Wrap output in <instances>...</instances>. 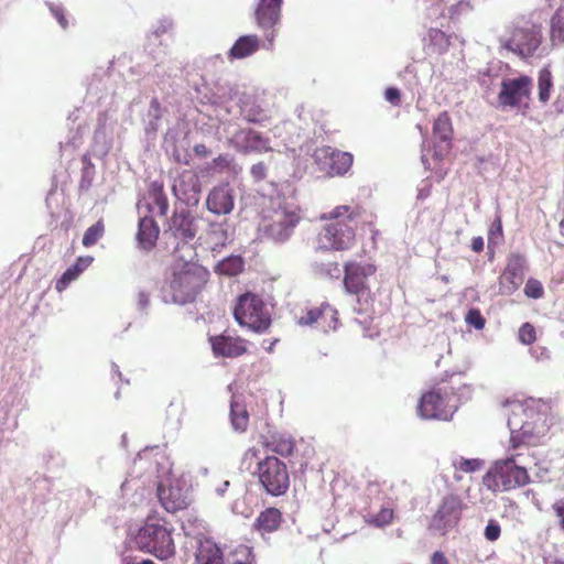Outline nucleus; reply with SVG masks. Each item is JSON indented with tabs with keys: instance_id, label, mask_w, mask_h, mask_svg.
Here are the masks:
<instances>
[{
	"instance_id": "f257e3e1",
	"label": "nucleus",
	"mask_w": 564,
	"mask_h": 564,
	"mask_svg": "<svg viewBox=\"0 0 564 564\" xmlns=\"http://www.w3.org/2000/svg\"><path fill=\"white\" fill-rule=\"evenodd\" d=\"M319 219L325 221L317 235L318 248L330 251H348L357 241V227L359 224L368 226L372 232V240L379 235L375 226V215L360 204H341L321 214Z\"/></svg>"
},
{
	"instance_id": "f03ea898",
	"label": "nucleus",
	"mask_w": 564,
	"mask_h": 564,
	"mask_svg": "<svg viewBox=\"0 0 564 564\" xmlns=\"http://www.w3.org/2000/svg\"><path fill=\"white\" fill-rule=\"evenodd\" d=\"M208 279L209 272L203 265L196 262L176 261L172 267L170 280L173 301L177 304L195 301L207 284Z\"/></svg>"
},
{
	"instance_id": "7ed1b4c3",
	"label": "nucleus",
	"mask_w": 564,
	"mask_h": 564,
	"mask_svg": "<svg viewBox=\"0 0 564 564\" xmlns=\"http://www.w3.org/2000/svg\"><path fill=\"white\" fill-rule=\"evenodd\" d=\"M459 386L460 382L458 384L454 382V376H451L448 380L441 379L420 398L419 415L426 420L448 421L457 409L452 402L459 390Z\"/></svg>"
},
{
	"instance_id": "20e7f679",
	"label": "nucleus",
	"mask_w": 564,
	"mask_h": 564,
	"mask_svg": "<svg viewBox=\"0 0 564 564\" xmlns=\"http://www.w3.org/2000/svg\"><path fill=\"white\" fill-rule=\"evenodd\" d=\"M245 462H257V476L264 491L273 497L286 494L290 488V474L284 462L275 456L260 458V449L248 448L243 454Z\"/></svg>"
},
{
	"instance_id": "39448f33",
	"label": "nucleus",
	"mask_w": 564,
	"mask_h": 564,
	"mask_svg": "<svg viewBox=\"0 0 564 564\" xmlns=\"http://www.w3.org/2000/svg\"><path fill=\"white\" fill-rule=\"evenodd\" d=\"M134 542L138 550L159 560H167L175 554L172 530L166 527L165 521L156 518L147 519L138 530Z\"/></svg>"
},
{
	"instance_id": "423d86ee",
	"label": "nucleus",
	"mask_w": 564,
	"mask_h": 564,
	"mask_svg": "<svg viewBox=\"0 0 564 564\" xmlns=\"http://www.w3.org/2000/svg\"><path fill=\"white\" fill-rule=\"evenodd\" d=\"M376 272L377 267L370 262L347 261L344 263V289L346 293L356 296L359 313H367L372 308L375 295L368 279Z\"/></svg>"
},
{
	"instance_id": "0eeeda50",
	"label": "nucleus",
	"mask_w": 564,
	"mask_h": 564,
	"mask_svg": "<svg viewBox=\"0 0 564 564\" xmlns=\"http://www.w3.org/2000/svg\"><path fill=\"white\" fill-rule=\"evenodd\" d=\"M232 315L239 326L254 333H265L271 326V314L260 295L246 292L236 299Z\"/></svg>"
},
{
	"instance_id": "6e6552de",
	"label": "nucleus",
	"mask_w": 564,
	"mask_h": 564,
	"mask_svg": "<svg viewBox=\"0 0 564 564\" xmlns=\"http://www.w3.org/2000/svg\"><path fill=\"white\" fill-rule=\"evenodd\" d=\"M301 220V208L294 204H279L263 214L260 230L274 241L283 242Z\"/></svg>"
},
{
	"instance_id": "1a4fd4ad",
	"label": "nucleus",
	"mask_w": 564,
	"mask_h": 564,
	"mask_svg": "<svg viewBox=\"0 0 564 564\" xmlns=\"http://www.w3.org/2000/svg\"><path fill=\"white\" fill-rule=\"evenodd\" d=\"M530 480L524 466H518L507 458L496 460L482 478L486 488L494 492L524 487Z\"/></svg>"
},
{
	"instance_id": "9d476101",
	"label": "nucleus",
	"mask_w": 564,
	"mask_h": 564,
	"mask_svg": "<svg viewBox=\"0 0 564 564\" xmlns=\"http://www.w3.org/2000/svg\"><path fill=\"white\" fill-rule=\"evenodd\" d=\"M542 43V25L530 26L513 25L510 36L502 42V47L517 54L521 58L532 57Z\"/></svg>"
},
{
	"instance_id": "9b49d317",
	"label": "nucleus",
	"mask_w": 564,
	"mask_h": 564,
	"mask_svg": "<svg viewBox=\"0 0 564 564\" xmlns=\"http://www.w3.org/2000/svg\"><path fill=\"white\" fill-rule=\"evenodd\" d=\"M464 508L463 500L457 495L445 496L431 519L430 528L443 535L446 534L458 525Z\"/></svg>"
},
{
	"instance_id": "f8f14e48",
	"label": "nucleus",
	"mask_w": 564,
	"mask_h": 564,
	"mask_svg": "<svg viewBox=\"0 0 564 564\" xmlns=\"http://www.w3.org/2000/svg\"><path fill=\"white\" fill-rule=\"evenodd\" d=\"M283 0H259L254 10L257 25L264 32L267 48L272 50L276 35L275 26L281 20Z\"/></svg>"
},
{
	"instance_id": "ddd939ff",
	"label": "nucleus",
	"mask_w": 564,
	"mask_h": 564,
	"mask_svg": "<svg viewBox=\"0 0 564 564\" xmlns=\"http://www.w3.org/2000/svg\"><path fill=\"white\" fill-rule=\"evenodd\" d=\"M531 88L532 79L527 75L506 79L501 83L498 102L502 107L519 108L523 100L530 99Z\"/></svg>"
},
{
	"instance_id": "4468645a",
	"label": "nucleus",
	"mask_w": 564,
	"mask_h": 564,
	"mask_svg": "<svg viewBox=\"0 0 564 564\" xmlns=\"http://www.w3.org/2000/svg\"><path fill=\"white\" fill-rule=\"evenodd\" d=\"M352 161L350 153L330 147H322L315 151V162L322 171H326L330 176L346 174L351 167Z\"/></svg>"
},
{
	"instance_id": "2eb2a0df",
	"label": "nucleus",
	"mask_w": 564,
	"mask_h": 564,
	"mask_svg": "<svg viewBox=\"0 0 564 564\" xmlns=\"http://www.w3.org/2000/svg\"><path fill=\"white\" fill-rule=\"evenodd\" d=\"M525 259L520 253H511L507 264L499 276V291L501 294L514 293L523 282Z\"/></svg>"
},
{
	"instance_id": "dca6fc26",
	"label": "nucleus",
	"mask_w": 564,
	"mask_h": 564,
	"mask_svg": "<svg viewBox=\"0 0 564 564\" xmlns=\"http://www.w3.org/2000/svg\"><path fill=\"white\" fill-rule=\"evenodd\" d=\"M174 195L187 205H197L202 193V184L197 173L193 170H184L173 182Z\"/></svg>"
},
{
	"instance_id": "f3484780",
	"label": "nucleus",
	"mask_w": 564,
	"mask_h": 564,
	"mask_svg": "<svg viewBox=\"0 0 564 564\" xmlns=\"http://www.w3.org/2000/svg\"><path fill=\"white\" fill-rule=\"evenodd\" d=\"M215 356L238 358L248 351V340L238 336L223 333L209 339Z\"/></svg>"
},
{
	"instance_id": "a211bd4d",
	"label": "nucleus",
	"mask_w": 564,
	"mask_h": 564,
	"mask_svg": "<svg viewBox=\"0 0 564 564\" xmlns=\"http://www.w3.org/2000/svg\"><path fill=\"white\" fill-rule=\"evenodd\" d=\"M207 209L215 215H228L235 207L234 188L228 182L214 186L207 195Z\"/></svg>"
},
{
	"instance_id": "6ab92c4d",
	"label": "nucleus",
	"mask_w": 564,
	"mask_h": 564,
	"mask_svg": "<svg viewBox=\"0 0 564 564\" xmlns=\"http://www.w3.org/2000/svg\"><path fill=\"white\" fill-rule=\"evenodd\" d=\"M508 460H512L516 465H522L528 470L531 465H535L538 457L533 448L523 441L522 435L511 434L510 446L508 448Z\"/></svg>"
},
{
	"instance_id": "aec40b11",
	"label": "nucleus",
	"mask_w": 564,
	"mask_h": 564,
	"mask_svg": "<svg viewBox=\"0 0 564 564\" xmlns=\"http://www.w3.org/2000/svg\"><path fill=\"white\" fill-rule=\"evenodd\" d=\"M158 497L161 506L167 512H177L188 506V498L180 486L160 484L158 486Z\"/></svg>"
},
{
	"instance_id": "412c9836",
	"label": "nucleus",
	"mask_w": 564,
	"mask_h": 564,
	"mask_svg": "<svg viewBox=\"0 0 564 564\" xmlns=\"http://www.w3.org/2000/svg\"><path fill=\"white\" fill-rule=\"evenodd\" d=\"M170 230L173 236L184 241L192 240L197 232L195 218L187 209L176 210L170 220Z\"/></svg>"
},
{
	"instance_id": "4be33fe9",
	"label": "nucleus",
	"mask_w": 564,
	"mask_h": 564,
	"mask_svg": "<svg viewBox=\"0 0 564 564\" xmlns=\"http://www.w3.org/2000/svg\"><path fill=\"white\" fill-rule=\"evenodd\" d=\"M234 140L245 153L263 152L270 149L269 140L251 129L239 130L235 134Z\"/></svg>"
},
{
	"instance_id": "5701e85b",
	"label": "nucleus",
	"mask_w": 564,
	"mask_h": 564,
	"mask_svg": "<svg viewBox=\"0 0 564 564\" xmlns=\"http://www.w3.org/2000/svg\"><path fill=\"white\" fill-rule=\"evenodd\" d=\"M453 132L454 130L449 113L447 111L441 112L433 123L434 138L445 143L444 149H442L441 151H435L434 155L437 159H443L445 153L449 151Z\"/></svg>"
},
{
	"instance_id": "b1692460",
	"label": "nucleus",
	"mask_w": 564,
	"mask_h": 564,
	"mask_svg": "<svg viewBox=\"0 0 564 564\" xmlns=\"http://www.w3.org/2000/svg\"><path fill=\"white\" fill-rule=\"evenodd\" d=\"M283 522L282 512L274 507L261 511L254 521V530L261 535L272 533L280 529Z\"/></svg>"
},
{
	"instance_id": "393cba45",
	"label": "nucleus",
	"mask_w": 564,
	"mask_h": 564,
	"mask_svg": "<svg viewBox=\"0 0 564 564\" xmlns=\"http://www.w3.org/2000/svg\"><path fill=\"white\" fill-rule=\"evenodd\" d=\"M335 315L336 311L329 304H322L318 307L307 308L303 315L299 317L297 323L306 326L318 324L322 327H326L327 319L333 321Z\"/></svg>"
},
{
	"instance_id": "a878e982",
	"label": "nucleus",
	"mask_w": 564,
	"mask_h": 564,
	"mask_svg": "<svg viewBox=\"0 0 564 564\" xmlns=\"http://www.w3.org/2000/svg\"><path fill=\"white\" fill-rule=\"evenodd\" d=\"M195 564H224V553L214 541L203 540L195 553Z\"/></svg>"
},
{
	"instance_id": "bb28decb",
	"label": "nucleus",
	"mask_w": 564,
	"mask_h": 564,
	"mask_svg": "<svg viewBox=\"0 0 564 564\" xmlns=\"http://www.w3.org/2000/svg\"><path fill=\"white\" fill-rule=\"evenodd\" d=\"M260 48V39L257 35L240 36L228 53L230 59H241L254 54Z\"/></svg>"
},
{
	"instance_id": "cd10ccee",
	"label": "nucleus",
	"mask_w": 564,
	"mask_h": 564,
	"mask_svg": "<svg viewBox=\"0 0 564 564\" xmlns=\"http://www.w3.org/2000/svg\"><path fill=\"white\" fill-rule=\"evenodd\" d=\"M159 227L155 220L151 217H143L139 221L138 240L141 247L150 250L154 247L159 238Z\"/></svg>"
},
{
	"instance_id": "c85d7f7f",
	"label": "nucleus",
	"mask_w": 564,
	"mask_h": 564,
	"mask_svg": "<svg viewBox=\"0 0 564 564\" xmlns=\"http://www.w3.org/2000/svg\"><path fill=\"white\" fill-rule=\"evenodd\" d=\"M550 41L553 46H564V3L550 19Z\"/></svg>"
},
{
	"instance_id": "c756f323",
	"label": "nucleus",
	"mask_w": 564,
	"mask_h": 564,
	"mask_svg": "<svg viewBox=\"0 0 564 564\" xmlns=\"http://www.w3.org/2000/svg\"><path fill=\"white\" fill-rule=\"evenodd\" d=\"M230 419L234 429L238 432H245L249 425V413L246 405L236 397L230 402Z\"/></svg>"
},
{
	"instance_id": "7c9ffc66",
	"label": "nucleus",
	"mask_w": 564,
	"mask_h": 564,
	"mask_svg": "<svg viewBox=\"0 0 564 564\" xmlns=\"http://www.w3.org/2000/svg\"><path fill=\"white\" fill-rule=\"evenodd\" d=\"M265 446L273 453L281 456H290L295 447L294 440L285 434L273 435Z\"/></svg>"
},
{
	"instance_id": "2f4dec72",
	"label": "nucleus",
	"mask_w": 564,
	"mask_h": 564,
	"mask_svg": "<svg viewBox=\"0 0 564 564\" xmlns=\"http://www.w3.org/2000/svg\"><path fill=\"white\" fill-rule=\"evenodd\" d=\"M245 262L239 256H230L217 263L215 271L218 274L236 276L243 271Z\"/></svg>"
},
{
	"instance_id": "473e14b6",
	"label": "nucleus",
	"mask_w": 564,
	"mask_h": 564,
	"mask_svg": "<svg viewBox=\"0 0 564 564\" xmlns=\"http://www.w3.org/2000/svg\"><path fill=\"white\" fill-rule=\"evenodd\" d=\"M553 87L552 73L549 68H542L539 73L538 88L539 100L546 104L551 97V89Z\"/></svg>"
},
{
	"instance_id": "72a5a7b5",
	"label": "nucleus",
	"mask_w": 564,
	"mask_h": 564,
	"mask_svg": "<svg viewBox=\"0 0 564 564\" xmlns=\"http://www.w3.org/2000/svg\"><path fill=\"white\" fill-rule=\"evenodd\" d=\"M105 235V223L99 219L96 224L86 229L83 236V246L86 248L93 247Z\"/></svg>"
},
{
	"instance_id": "f704fd0d",
	"label": "nucleus",
	"mask_w": 564,
	"mask_h": 564,
	"mask_svg": "<svg viewBox=\"0 0 564 564\" xmlns=\"http://www.w3.org/2000/svg\"><path fill=\"white\" fill-rule=\"evenodd\" d=\"M503 239L501 216H497L488 229V246H496Z\"/></svg>"
},
{
	"instance_id": "c9c22d12",
	"label": "nucleus",
	"mask_w": 564,
	"mask_h": 564,
	"mask_svg": "<svg viewBox=\"0 0 564 564\" xmlns=\"http://www.w3.org/2000/svg\"><path fill=\"white\" fill-rule=\"evenodd\" d=\"M518 339L523 345L533 344L536 340L535 327L529 322L523 323L519 328Z\"/></svg>"
},
{
	"instance_id": "e433bc0d",
	"label": "nucleus",
	"mask_w": 564,
	"mask_h": 564,
	"mask_svg": "<svg viewBox=\"0 0 564 564\" xmlns=\"http://www.w3.org/2000/svg\"><path fill=\"white\" fill-rule=\"evenodd\" d=\"M523 291L524 294L530 299L538 300L544 296V288L542 283L534 278L528 279Z\"/></svg>"
},
{
	"instance_id": "4c0bfd02",
	"label": "nucleus",
	"mask_w": 564,
	"mask_h": 564,
	"mask_svg": "<svg viewBox=\"0 0 564 564\" xmlns=\"http://www.w3.org/2000/svg\"><path fill=\"white\" fill-rule=\"evenodd\" d=\"M465 322L477 330L484 329L486 325V319L478 308H470L465 316Z\"/></svg>"
},
{
	"instance_id": "58836bf2",
	"label": "nucleus",
	"mask_w": 564,
	"mask_h": 564,
	"mask_svg": "<svg viewBox=\"0 0 564 564\" xmlns=\"http://www.w3.org/2000/svg\"><path fill=\"white\" fill-rule=\"evenodd\" d=\"M393 510L391 508H382L378 513L372 516L369 520V523L376 527H384L392 522L393 520Z\"/></svg>"
},
{
	"instance_id": "ea45409f",
	"label": "nucleus",
	"mask_w": 564,
	"mask_h": 564,
	"mask_svg": "<svg viewBox=\"0 0 564 564\" xmlns=\"http://www.w3.org/2000/svg\"><path fill=\"white\" fill-rule=\"evenodd\" d=\"M79 276V274L75 271V269H73L72 267H69L63 274L62 276L56 281L55 283V289L57 292H63L64 290L67 289V286L73 282L75 281L77 278Z\"/></svg>"
},
{
	"instance_id": "a19ab883",
	"label": "nucleus",
	"mask_w": 564,
	"mask_h": 564,
	"mask_svg": "<svg viewBox=\"0 0 564 564\" xmlns=\"http://www.w3.org/2000/svg\"><path fill=\"white\" fill-rule=\"evenodd\" d=\"M454 466L456 469L464 471V473H474L478 470L481 466V462L479 459H468L460 457L454 463Z\"/></svg>"
},
{
	"instance_id": "79ce46f5",
	"label": "nucleus",
	"mask_w": 564,
	"mask_h": 564,
	"mask_svg": "<svg viewBox=\"0 0 564 564\" xmlns=\"http://www.w3.org/2000/svg\"><path fill=\"white\" fill-rule=\"evenodd\" d=\"M485 538L490 541H497L501 534V528L496 520H489L485 528Z\"/></svg>"
},
{
	"instance_id": "37998d69",
	"label": "nucleus",
	"mask_w": 564,
	"mask_h": 564,
	"mask_svg": "<svg viewBox=\"0 0 564 564\" xmlns=\"http://www.w3.org/2000/svg\"><path fill=\"white\" fill-rule=\"evenodd\" d=\"M250 174L256 182H260L267 176V166L263 162L253 164L250 169Z\"/></svg>"
},
{
	"instance_id": "c03bdc74",
	"label": "nucleus",
	"mask_w": 564,
	"mask_h": 564,
	"mask_svg": "<svg viewBox=\"0 0 564 564\" xmlns=\"http://www.w3.org/2000/svg\"><path fill=\"white\" fill-rule=\"evenodd\" d=\"M384 98L393 106H400L401 104V93L395 87H389L384 91Z\"/></svg>"
},
{
	"instance_id": "a18cd8bd",
	"label": "nucleus",
	"mask_w": 564,
	"mask_h": 564,
	"mask_svg": "<svg viewBox=\"0 0 564 564\" xmlns=\"http://www.w3.org/2000/svg\"><path fill=\"white\" fill-rule=\"evenodd\" d=\"M552 510L558 519V525L564 531V499H558L552 505Z\"/></svg>"
},
{
	"instance_id": "49530a36",
	"label": "nucleus",
	"mask_w": 564,
	"mask_h": 564,
	"mask_svg": "<svg viewBox=\"0 0 564 564\" xmlns=\"http://www.w3.org/2000/svg\"><path fill=\"white\" fill-rule=\"evenodd\" d=\"M94 258L93 257H79L75 264L72 265L73 269H75V271L80 274L82 272H84L93 262Z\"/></svg>"
},
{
	"instance_id": "de8ad7c7",
	"label": "nucleus",
	"mask_w": 564,
	"mask_h": 564,
	"mask_svg": "<svg viewBox=\"0 0 564 564\" xmlns=\"http://www.w3.org/2000/svg\"><path fill=\"white\" fill-rule=\"evenodd\" d=\"M51 10H52L53 15L56 18V20L61 24V26L63 29H66L67 28V20H66L65 15H64L63 9H61V8H52Z\"/></svg>"
},
{
	"instance_id": "09e8293b",
	"label": "nucleus",
	"mask_w": 564,
	"mask_h": 564,
	"mask_svg": "<svg viewBox=\"0 0 564 564\" xmlns=\"http://www.w3.org/2000/svg\"><path fill=\"white\" fill-rule=\"evenodd\" d=\"M431 564H449V562L443 552L436 551L432 554Z\"/></svg>"
},
{
	"instance_id": "8fccbe9b",
	"label": "nucleus",
	"mask_w": 564,
	"mask_h": 564,
	"mask_svg": "<svg viewBox=\"0 0 564 564\" xmlns=\"http://www.w3.org/2000/svg\"><path fill=\"white\" fill-rule=\"evenodd\" d=\"M470 248L474 252L480 253L484 250V239L482 237H474L471 239Z\"/></svg>"
},
{
	"instance_id": "3c124183",
	"label": "nucleus",
	"mask_w": 564,
	"mask_h": 564,
	"mask_svg": "<svg viewBox=\"0 0 564 564\" xmlns=\"http://www.w3.org/2000/svg\"><path fill=\"white\" fill-rule=\"evenodd\" d=\"M232 564H256L253 554L247 550L242 560H237Z\"/></svg>"
},
{
	"instance_id": "603ef678",
	"label": "nucleus",
	"mask_w": 564,
	"mask_h": 564,
	"mask_svg": "<svg viewBox=\"0 0 564 564\" xmlns=\"http://www.w3.org/2000/svg\"><path fill=\"white\" fill-rule=\"evenodd\" d=\"M194 152L196 155L203 158L208 156L210 154V151L207 149L205 144H196L194 147Z\"/></svg>"
},
{
	"instance_id": "864d4df0",
	"label": "nucleus",
	"mask_w": 564,
	"mask_h": 564,
	"mask_svg": "<svg viewBox=\"0 0 564 564\" xmlns=\"http://www.w3.org/2000/svg\"><path fill=\"white\" fill-rule=\"evenodd\" d=\"M149 295L145 292H139L138 293V304L139 306L144 310L149 305Z\"/></svg>"
},
{
	"instance_id": "5fc2aeb1",
	"label": "nucleus",
	"mask_w": 564,
	"mask_h": 564,
	"mask_svg": "<svg viewBox=\"0 0 564 564\" xmlns=\"http://www.w3.org/2000/svg\"><path fill=\"white\" fill-rule=\"evenodd\" d=\"M151 108L152 109H155V110H159L160 109V102L158 101V99H152L151 101Z\"/></svg>"
},
{
	"instance_id": "6e6d98bb",
	"label": "nucleus",
	"mask_w": 564,
	"mask_h": 564,
	"mask_svg": "<svg viewBox=\"0 0 564 564\" xmlns=\"http://www.w3.org/2000/svg\"><path fill=\"white\" fill-rule=\"evenodd\" d=\"M334 267H335V270L337 271V275H336V276L338 278V276H339L338 263H337V262H335V263H334Z\"/></svg>"
},
{
	"instance_id": "4d7b16f0",
	"label": "nucleus",
	"mask_w": 564,
	"mask_h": 564,
	"mask_svg": "<svg viewBox=\"0 0 564 564\" xmlns=\"http://www.w3.org/2000/svg\"><path fill=\"white\" fill-rule=\"evenodd\" d=\"M560 228H561V230H562V232L564 235V219L560 223Z\"/></svg>"
},
{
	"instance_id": "13d9d810",
	"label": "nucleus",
	"mask_w": 564,
	"mask_h": 564,
	"mask_svg": "<svg viewBox=\"0 0 564 564\" xmlns=\"http://www.w3.org/2000/svg\"><path fill=\"white\" fill-rule=\"evenodd\" d=\"M552 564H564V561L557 560V561H554Z\"/></svg>"
},
{
	"instance_id": "bf43d9fd",
	"label": "nucleus",
	"mask_w": 564,
	"mask_h": 564,
	"mask_svg": "<svg viewBox=\"0 0 564 564\" xmlns=\"http://www.w3.org/2000/svg\"><path fill=\"white\" fill-rule=\"evenodd\" d=\"M547 3L552 4L554 0H545Z\"/></svg>"
}]
</instances>
